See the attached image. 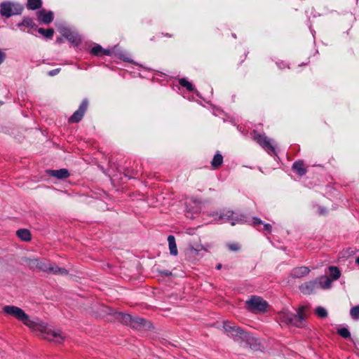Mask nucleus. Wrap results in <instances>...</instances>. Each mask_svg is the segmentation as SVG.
Masks as SVG:
<instances>
[{
  "label": "nucleus",
  "instance_id": "f257e3e1",
  "mask_svg": "<svg viewBox=\"0 0 359 359\" xmlns=\"http://www.w3.org/2000/svg\"><path fill=\"white\" fill-rule=\"evenodd\" d=\"M3 312L6 316H12L22 322L44 339L60 344L65 339V335L60 330L53 329L51 326L39 320L30 319L29 316L20 307L13 305L4 306Z\"/></svg>",
  "mask_w": 359,
  "mask_h": 359
},
{
  "label": "nucleus",
  "instance_id": "f03ea898",
  "mask_svg": "<svg viewBox=\"0 0 359 359\" xmlns=\"http://www.w3.org/2000/svg\"><path fill=\"white\" fill-rule=\"evenodd\" d=\"M305 310L306 307L300 306L297 311V313L289 311H283L280 313V319L282 322L297 327H302L305 325Z\"/></svg>",
  "mask_w": 359,
  "mask_h": 359
},
{
  "label": "nucleus",
  "instance_id": "7ed1b4c3",
  "mask_svg": "<svg viewBox=\"0 0 359 359\" xmlns=\"http://www.w3.org/2000/svg\"><path fill=\"white\" fill-rule=\"evenodd\" d=\"M24 7L18 2L3 1L0 4V14L2 17L9 18L13 15H20Z\"/></svg>",
  "mask_w": 359,
  "mask_h": 359
},
{
  "label": "nucleus",
  "instance_id": "20e7f679",
  "mask_svg": "<svg viewBox=\"0 0 359 359\" xmlns=\"http://www.w3.org/2000/svg\"><path fill=\"white\" fill-rule=\"evenodd\" d=\"M34 264L37 269L44 272L61 275H67L68 273L66 269L59 267L55 264H52L48 262L36 259L34 261Z\"/></svg>",
  "mask_w": 359,
  "mask_h": 359
},
{
  "label": "nucleus",
  "instance_id": "39448f33",
  "mask_svg": "<svg viewBox=\"0 0 359 359\" xmlns=\"http://www.w3.org/2000/svg\"><path fill=\"white\" fill-rule=\"evenodd\" d=\"M224 330L234 340L246 339L248 338V333L239 327L236 326L233 323L225 322L224 323Z\"/></svg>",
  "mask_w": 359,
  "mask_h": 359
},
{
  "label": "nucleus",
  "instance_id": "423d86ee",
  "mask_svg": "<svg viewBox=\"0 0 359 359\" xmlns=\"http://www.w3.org/2000/svg\"><path fill=\"white\" fill-rule=\"evenodd\" d=\"M252 138L262 147L266 149L269 154L272 155L276 154L275 147L271 144L270 140L266 136L257 133L254 130Z\"/></svg>",
  "mask_w": 359,
  "mask_h": 359
},
{
  "label": "nucleus",
  "instance_id": "0eeeda50",
  "mask_svg": "<svg viewBox=\"0 0 359 359\" xmlns=\"http://www.w3.org/2000/svg\"><path fill=\"white\" fill-rule=\"evenodd\" d=\"M247 304L250 311H264L266 309L268 304L262 297L252 296L247 301Z\"/></svg>",
  "mask_w": 359,
  "mask_h": 359
},
{
  "label": "nucleus",
  "instance_id": "6e6552de",
  "mask_svg": "<svg viewBox=\"0 0 359 359\" xmlns=\"http://www.w3.org/2000/svg\"><path fill=\"white\" fill-rule=\"evenodd\" d=\"M218 220L221 222H229L231 225L243 222V219L231 210H224L220 213Z\"/></svg>",
  "mask_w": 359,
  "mask_h": 359
},
{
  "label": "nucleus",
  "instance_id": "1a4fd4ad",
  "mask_svg": "<svg viewBox=\"0 0 359 359\" xmlns=\"http://www.w3.org/2000/svg\"><path fill=\"white\" fill-rule=\"evenodd\" d=\"M88 106V101L84 99L79 105V109L69 118V123H79L83 118Z\"/></svg>",
  "mask_w": 359,
  "mask_h": 359
},
{
  "label": "nucleus",
  "instance_id": "9d476101",
  "mask_svg": "<svg viewBox=\"0 0 359 359\" xmlns=\"http://www.w3.org/2000/svg\"><path fill=\"white\" fill-rule=\"evenodd\" d=\"M36 15L39 22L45 25H48L53 20V13L52 11H46L42 9L37 12Z\"/></svg>",
  "mask_w": 359,
  "mask_h": 359
},
{
  "label": "nucleus",
  "instance_id": "9b49d317",
  "mask_svg": "<svg viewBox=\"0 0 359 359\" xmlns=\"http://www.w3.org/2000/svg\"><path fill=\"white\" fill-rule=\"evenodd\" d=\"M62 35L71 43L74 44L75 46H78L81 41V39L80 36L78 34L72 32L69 29H65L62 31Z\"/></svg>",
  "mask_w": 359,
  "mask_h": 359
},
{
  "label": "nucleus",
  "instance_id": "f8f14e48",
  "mask_svg": "<svg viewBox=\"0 0 359 359\" xmlns=\"http://www.w3.org/2000/svg\"><path fill=\"white\" fill-rule=\"evenodd\" d=\"M49 176L54 177L58 180H64L69 176L68 170L65 168L59 170H49L47 171Z\"/></svg>",
  "mask_w": 359,
  "mask_h": 359
},
{
  "label": "nucleus",
  "instance_id": "ddd939ff",
  "mask_svg": "<svg viewBox=\"0 0 359 359\" xmlns=\"http://www.w3.org/2000/svg\"><path fill=\"white\" fill-rule=\"evenodd\" d=\"M201 212V207L198 202H193V205H187L186 215L187 217L193 219L195 215Z\"/></svg>",
  "mask_w": 359,
  "mask_h": 359
},
{
  "label": "nucleus",
  "instance_id": "4468645a",
  "mask_svg": "<svg viewBox=\"0 0 359 359\" xmlns=\"http://www.w3.org/2000/svg\"><path fill=\"white\" fill-rule=\"evenodd\" d=\"M310 269L306 266L294 268L291 272V276L294 278L304 277L309 274Z\"/></svg>",
  "mask_w": 359,
  "mask_h": 359
},
{
  "label": "nucleus",
  "instance_id": "2eb2a0df",
  "mask_svg": "<svg viewBox=\"0 0 359 359\" xmlns=\"http://www.w3.org/2000/svg\"><path fill=\"white\" fill-rule=\"evenodd\" d=\"M90 53L95 56L110 55L111 54V50L109 49H104L100 45L95 44L90 49Z\"/></svg>",
  "mask_w": 359,
  "mask_h": 359
},
{
  "label": "nucleus",
  "instance_id": "dca6fc26",
  "mask_svg": "<svg viewBox=\"0 0 359 359\" xmlns=\"http://www.w3.org/2000/svg\"><path fill=\"white\" fill-rule=\"evenodd\" d=\"M292 170L299 176L306 175L307 170L302 161H297L292 165Z\"/></svg>",
  "mask_w": 359,
  "mask_h": 359
},
{
  "label": "nucleus",
  "instance_id": "f3484780",
  "mask_svg": "<svg viewBox=\"0 0 359 359\" xmlns=\"http://www.w3.org/2000/svg\"><path fill=\"white\" fill-rule=\"evenodd\" d=\"M316 284V281L307 282L302 285L299 289L302 293L309 294L315 290Z\"/></svg>",
  "mask_w": 359,
  "mask_h": 359
},
{
  "label": "nucleus",
  "instance_id": "a211bd4d",
  "mask_svg": "<svg viewBox=\"0 0 359 359\" xmlns=\"http://www.w3.org/2000/svg\"><path fill=\"white\" fill-rule=\"evenodd\" d=\"M36 26L34 23L33 20L28 17H25L22 22L17 24V27L21 30L25 32L24 27L33 28Z\"/></svg>",
  "mask_w": 359,
  "mask_h": 359
},
{
  "label": "nucleus",
  "instance_id": "6ab92c4d",
  "mask_svg": "<svg viewBox=\"0 0 359 359\" xmlns=\"http://www.w3.org/2000/svg\"><path fill=\"white\" fill-rule=\"evenodd\" d=\"M16 234L22 241L28 242L32 239L30 231L27 229H20L16 231Z\"/></svg>",
  "mask_w": 359,
  "mask_h": 359
},
{
  "label": "nucleus",
  "instance_id": "aec40b11",
  "mask_svg": "<svg viewBox=\"0 0 359 359\" xmlns=\"http://www.w3.org/2000/svg\"><path fill=\"white\" fill-rule=\"evenodd\" d=\"M168 245L170 255L176 256L178 253L177 245L175 243V238L172 235H169L168 237Z\"/></svg>",
  "mask_w": 359,
  "mask_h": 359
},
{
  "label": "nucleus",
  "instance_id": "412c9836",
  "mask_svg": "<svg viewBox=\"0 0 359 359\" xmlns=\"http://www.w3.org/2000/svg\"><path fill=\"white\" fill-rule=\"evenodd\" d=\"M222 163L223 156L219 151H217L211 161V165L214 169H217L222 165Z\"/></svg>",
  "mask_w": 359,
  "mask_h": 359
},
{
  "label": "nucleus",
  "instance_id": "4be33fe9",
  "mask_svg": "<svg viewBox=\"0 0 359 359\" xmlns=\"http://www.w3.org/2000/svg\"><path fill=\"white\" fill-rule=\"evenodd\" d=\"M328 269L330 273L331 280L332 281L337 280L339 278V277L341 276V271L339 269V268H337V266H329Z\"/></svg>",
  "mask_w": 359,
  "mask_h": 359
},
{
  "label": "nucleus",
  "instance_id": "5701e85b",
  "mask_svg": "<svg viewBox=\"0 0 359 359\" xmlns=\"http://www.w3.org/2000/svg\"><path fill=\"white\" fill-rule=\"evenodd\" d=\"M118 320L123 324L131 326L133 316L130 314L120 313L118 314Z\"/></svg>",
  "mask_w": 359,
  "mask_h": 359
},
{
  "label": "nucleus",
  "instance_id": "b1692460",
  "mask_svg": "<svg viewBox=\"0 0 359 359\" xmlns=\"http://www.w3.org/2000/svg\"><path fill=\"white\" fill-rule=\"evenodd\" d=\"M332 283V280L330 278L327 276L320 277L319 279V284L320 287L323 289H329L331 287Z\"/></svg>",
  "mask_w": 359,
  "mask_h": 359
},
{
  "label": "nucleus",
  "instance_id": "393cba45",
  "mask_svg": "<svg viewBox=\"0 0 359 359\" xmlns=\"http://www.w3.org/2000/svg\"><path fill=\"white\" fill-rule=\"evenodd\" d=\"M41 0H27V7L30 10H36L41 7Z\"/></svg>",
  "mask_w": 359,
  "mask_h": 359
},
{
  "label": "nucleus",
  "instance_id": "a878e982",
  "mask_svg": "<svg viewBox=\"0 0 359 359\" xmlns=\"http://www.w3.org/2000/svg\"><path fill=\"white\" fill-rule=\"evenodd\" d=\"M38 32L46 39H51L53 36L54 30L52 28L46 29L44 28L40 27L38 29Z\"/></svg>",
  "mask_w": 359,
  "mask_h": 359
},
{
  "label": "nucleus",
  "instance_id": "bb28decb",
  "mask_svg": "<svg viewBox=\"0 0 359 359\" xmlns=\"http://www.w3.org/2000/svg\"><path fill=\"white\" fill-rule=\"evenodd\" d=\"M145 320L142 318L133 317L131 327L135 329H139L144 325Z\"/></svg>",
  "mask_w": 359,
  "mask_h": 359
},
{
  "label": "nucleus",
  "instance_id": "cd10ccee",
  "mask_svg": "<svg viewBox=\"0 0 359 359\" xmlns=\"http://www.w3.org/2000/svg\"><path fill=\"white\" fill-rule=\"evenodd\" d=\"M179 83L181 86L185 88L189 92L194 90V88L192 83L185 78L180 79L179 80Z\"/></svg>",
  "mask_w": 359,
  "mask_h": 359
},
{
  "label": "nucleus",
  "instance_id": "c85d7f7f",
  "mask_svg": "<svg viewBox=\"0 0 359 359\" xmlns=\"http://www.w3.org/2000/svg\"><path fill=\"white\" fill-rule=\"evenodd\" d=\"M315 313L320 318H325L328 314L327 310L323 306H318L316 309Z\"/></svg>",
  "mask_w": 359,
  "mask_h": 359
},
{
  "label": "nucleus",
  "instance_id": "c756f323",
  "mask_svg": "<svg viewBox=\"0 0 359 359\" xmlns=\"http://www.w3.org/2000/svg\"><path fill=\"white\" fill-rule=\"evenodd\" d=\"M337 333L344 339L350 338L351 333L347 327H341L337 330Z\"/></svg>",
  "mask_w": 359,
  "mask_h": 359
},
{
  "label": "nucleus",
  "instance_id": "7c9ffc66",
  "mask_svg": "<svg viewBox=\"0 0 359 359\" xmlns=\"http://www.w3.org/2000/svg\"><path fill=\"white\" fill-rule=\"evenodd\" d=\"M350 315L353 320L359 319V305L351 309Z\"/></svg>",
  "mask_w": 359,
  "mask_h": 359
},
{
  "label": "nucleus",
  "instance_id": "2f4dec72",
  "mask_svg": "<svg viewBox=\"0 0 359 359\" xmlns=\"http://www.w3.org/2000/svg\"><path fill=\"white\" fill-rule=\"evenodd\" d=\"M189 250H191V252H194L195 253L196 255H198V252L201 250H204L205 251H207L206 249L204 248V247L203 245H201L200 246V248H195L193 246H190L189 247Z\"/></svg>",
  "mask_w": 359,
  "mask_h": 359
},
{
  "label": "nucleus",
  "instance_id": "473e14b6",
  "mask_svg": "<svg viewBox=\"0 0 359 359\" xmlns=\"http://www.w3.org/2000/svg\"><path fill=\"white\" fill-rule=\"evenodd\" d=\"M252 224H253L254 226H256V227L258 228V226L262 225L263 222H262V221L259 218L254 217L253 219H252Z\"/></svg>",
  "mask_w": 359,
  "mask_h": 359
},
{
  "label": "nucleus",
  "instance_id": "72a5a7b5",
  "mask_svg": "<svg viewBox=\"0 0 359 359\" xmlns=\"http://www.w3.org/2000/svg\"><path fill=\"white\" fill-rule=\"evenodd\" d=\"M60 72V68L54 69L49 71L48 73V75L50 76H54L57 75Z\"/></svg>",
  "mask_w": 359,
  "mask_h": 359
},
{
  "label": "nucleus",
  "instance_id": "f704fd0d",
  "mask_svg": "<svg viewBox=\"0 0 359 359\" xmlns=\"http://www.w3.org/2000/svg\"><path fill=\"white\" fill-rule=\"evenodd\" d=\"M228 246H229V248L233 251H237L240 248L238 244H237V243L229 244Z\"/></svg>",
  "mask_w": 359,
  "mask_h": 359
},
{
  "label": "nucleus",
  "instance_id": "c9c22d12",
  "mask_svg": "<svg viewBox=\"0 0 359 359\" xmlns=\"http://www.w3.org/2000/svg\"><path fill=\"white\" fill-rule=\"evenodd\" d=\"M263 229L266 231L267 232H270L271 231V225L269 224H263Z\"/></svg>",
  "mask_w": 359,
  "mask_h": 359
},
{
  "label": "nucleus",
  "instance_id": "e433bc0d",
  "mask_svg": "<svg viewBox=\"0 0 359 359\" xmlns=\"http://www.w3.org/2000/svg\"><path fill=\"white\" fill-rule=\"evenodd\" d=\"M6 58V54L0 49V65L4 61Z\"/></svg>",
  "mask_w": 359,
  "mask_h": 359
},
{
  "label": "nucleus",
  "instance_id": "4c0bfd02",
  "mask_svg": "<svg viewBox=\"0 0 359 359\" xmlns=\"http://www.w3.org/2000/svg\"><path fill=\"white\" fill-rule=\"evenodd\" d=\"M222 265L221 264H218L217 265V266H216V269H217V270H219V269H222Z\"/></svg>",
  "mask_w": 359,
  "mask_h": 359
},
{
  "label": "nucleus",
  "instance_id": "58836bf2",
  "mask_svg": "<svg viewBox=\"0 0 359 359\" xmlns=\"http://www.w3.org/2000/svg\"><path fill=\"white\" fill-rule=\"evenodd\" d=\"M355 263L359 266V256L356 258Z\"/></svg>",
  "mask_w": 359,
  "mask_h": 359
},
{
  "label": "nucleus",
  "instance_id": "ea45409f",
  "mask_svg": "<svg viewBox=\"0 0 359 359\" xmlns=\"http://www.w3.org/2000/svg\"><path fill=\"white\" fill-rule=\"evenodd\" d=\"M164 273H165V275L168 276V275H169V274H170L171 273H170V272H169V271H166V272H165Z\"/></svg>",
  "mask_w": 359,
  "mask_h": 359
},
{
  "label": "nucleus",
  "instance_id": "a19ab883",
  "mask_svg": "<svg viewBox=\"0 0 359 359\" xmlns=\"http://www.w3.org/2000/svg\"><path fill=\"white\" fill-rule=\"evenodd\" d=\"M187 233H188L189 234H191V233H192V232H191V231L190 229H188V230H187Z\"/></svg>",
  "mask_w": 359,
  "mask_h": 359
},
{
  "label": "nucleus",
  "instance_id": "79ce46f5",
  "mask_svg": "<svg viewBox=\"0 0 359 359\" xmlns=\"http://www.w3.org/2000/svg\"><path fill=\"white\" fill-rule=\"evenodd\" d=\"M57 41L60 43V42L62 41V39H58Z\"/></svg>",
  "mask_w": 359,
  "mask_h": 359
},
{
  "label": "nucleus",
  "instance_id": "37998d69",
  "mask_svg": "<svg viewBox=\"0 0 359 359\" xmlns=\"http://www.w3.org/2000/svg\"><path fill=\"white\" fill-rule=\"evenodd\" d=\"M123 60L128 61V57H125V58H123Z\"/></svg>",
  "mask_w": 359,
  "mask_h": 359
}]
</instances>
